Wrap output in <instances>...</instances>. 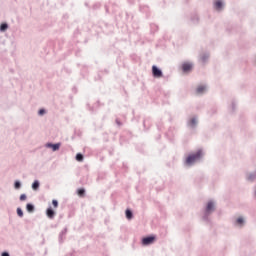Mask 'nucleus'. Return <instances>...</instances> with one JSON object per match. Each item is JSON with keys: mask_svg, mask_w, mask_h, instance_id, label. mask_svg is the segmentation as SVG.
<instances>
[{"mask_svg": "<svg viewBox=\"0 0 256 256\" xmlns=\"http://www.w3.org/2000/svg\"><path fill=\"white\" fill-rule=\"evenodd\" d=\"M203 155V152L201 150H198L197 152L190 154L186 158V165H193V163H196V161H199Z\"/></svg>", "mask_w": 256, "mask_h": 256, "instance_id": "obj_1", "label": "nucleus"}, {"mask_svg": "<svg viewBox=\"0 0 256 256\" xmlns=\"http://www.w3.org/2000/svg\"><path fill=\"white\" fill-rule=\"evenodd\" d=\"M153 77H157L158 79L163 77V72L157 68V66H152Z\"/></svg>", "mask_w": 256, "mask_h": 256, "instance_id": "obj_2", "label": "nucleus"}, {"mask_svg": "<svg viewBox=\"0 0 256 256\" xmlns=\"http://www.w3.org/2000/svg\"><path fill=\"white\" fill-rule=\"evenodd\" d=\"M155 242V236H149L142 239V245H151Z\"/></svg>", "mask_w": 256, "mask_h": 256, "instance_id": "obj_3", "label": "nucleus"}, {"mask_svg": "<svg viewBox=\"0 0 256 256\" xmlns=\"http://www.w3.org/2000/svg\"><path fill=\"white\" fill-rule=\"evenodd\" d=\"M46 215L48 219H55V210H53V208L49 207L46 210Z\"/></svg>", "mask_w": 256, "mask_h": 256, "instance_id": "obj_4", "label": "nucleus"}, {"mask_svg": "<svg viewBox=\"0 0 256 256\" xmlns=\"http://www.w3.org/2000/svg\"><path fill=\"white\" fill-rule=\"evenodd\" d=\"M191 69H193V65H191L190 63H184L182 65V70L184 71V73H187V71H191Z\"/></svg>", "mask_w": 256, "mask_h": 256, "instance_id": "obj_5", "label": "nucleus"}, {"mask_svg": "<svg viewBox=\"0 0 256 256\" xmlns=\"http://www.w3.org/2000/svg\"><path fill=\"white\" fill-rule=\"evenodd\" d=\"M214 210H215V204L212 201L208 202L206 206L207 213H211V211H214Z\"/></svg>", "mask_w": 256, "mask_h": 256, "instance_id": "obj_6", "label": "nucleus"}, {"mask_svg": "<svg viewBox=\"0 0 256 256\" xmlns=\"http://www.w3.org/2000/svg\"><path fill=\"white\" fill-rule=\"evenodd\" d=\"M47 147H50L53 151H59V147H61V144H47Z\"/></svg>", "mask_w": 256, "mask_h": 256, "instance_id": "obj_7", "label": "nucleus"}, {"mask_svg": "<svg viewBox=\"0 0 256 256\" xmlns=\"http://www.w3.org/2000/svg\"><path fill=\"white\" fill-rule=\"evenodd\" d=\"M205 90H206L205 86L200 85V86L197 87L196 93H197L198 95H201V93H205Z\"/></svg>", "mask_w": 256, "mask_h": 256, "instance_id": "obj_8", "label": "nucleus"}, {"mask_svg": "<svg viewBox=\"0 0 256 256\" xmlns=\"http://www.w3.org/2000/svg\"><path fill=\"white\" fill-rule=\"evenodd\" d=\"M26 209L28 213H33L35 211V206L32 204H27Z\"/></svg>", "mask_w": 256, "mask_h": 256, "instance_id": "obj_9", "label": "nucleus"}, {"mask_svg": "<svg viewBox=\"0 0 256 256\" xmlns=\"http://www.w3.org/2000/svg\"><path fill=\"white\" fill-rule=\"evenodd\" d=\"M223 7V2H221V0H217L215 2V8L216 9H221Z\"/></svg>", "mask_w": 256, "mask_h": 256, "instance_id": "obj_10", "label": "nucleus"}, {"mask_svg": "<svg viewBox=\"0 0 256 256\" xmlns=\"http://www.w3.org/2000/svg\"><path fill=\"white\" fill-rule=\"evenodd\" d=\"M6 29H9V25H7V23H3L0 25L1 32H5Z\"/></svg>", "mask_w": 256, "mask_h": 256, "instance_id": "obj_11", "label": "nucleus"}, {"mask_svg": "<svg viewBox=\"0 0 256 256\" xmlns=\"http://www.w3.org/2000/svg\"><path fill=\"white\" fill-rule=\"evenodd\" d=\"M196 125H197V119L192 118V119L189 121V126H190V127H195Z\"/></svg>", "mask_w": 256, "mask_h": 256, "instance_id": "obj_12", "label": "nucleus"}, {"mask_svg": "<svg viewBox=\"0 0 256 256\" xmlns=\"http://www.w3.org/2000/svg\"><path fill=\"white\" fill-rule=\"evenodd\" d=\"M32 189H34V191H37V189H39V181H34V183L32 184Z\"/></svg>", "mask_w": 256, "mask_h": 256, "instance_id": "obj_13", "label": "nucleus"}, {"mask_svg": "<svg viewBox=\"0 0 256 256\" xmlns=\"http://www.w3.org/2000/svg\"><path fill=\"white\" fill-rule=\"evenodd\" d=\"M126 217L127 219H133V212H131V210H126Z\"/></svg>", "mask_w": 256, "mask_h": 256, "instance_id": "obj_14", "label": "nucleus"}, {"mask_svg": "<svg viewBox=\"0 0 256 256\" xmlns=\"http://www.w3.org/2000/svg\"><path fill=\"white\" fill-rule=\"evenodd\" d=\"M78 195H79L80 197H83V195H85V189H83V188L79 189V190H78Z\"/></svg>", "mask_w": 256, "mask_h": 256, "instance_id": "obj_15", "label": "nucleus"}, {"mask_svg": "<svg viewBox=\"0 0 256 256\" xmlns=\"http://www.w3.org/2000/svg\"><path fill=\"white\" fill-rule=\"evenodd\" d=\"M52 205L54 209H57V207H59V202L57 200H52Z\"/></svg>", "mask_w": 256, "mask_h": 256, "instance_id": "obj_16", "label": "nucleus"}, {"mask_svg": "<svg viewBox=\"0 0 256 256\" xmlns=\"http://www.w3.org/2000/svg\"><path fill=\"white\" fill-rule=\"evenodd\" d=\"M76 160H78L79 162L83 161V154H77Z\"/></svg>", "mask_w": 256, "mask_h": 256, "instance_id": "obj_17", "label": "nucleus"}, {"mask_svg": "<svg viewBox=\"0 0 256 256\" xmlns=\"http://www.w3.org/2000/svg\"><path fill=\"white\" fill-rule=\"evenodd\" d=\"M17 215L23 217V210H21V208H17Z\"/></svg>", "mask_w": 256, "mask_h": 256, "instance_id": "obj_18", "label": "nucleus"}, {"mask_svg": "<svg viewBox=\"0 0 256 256\" xmlns=\"http://www.w3.org/2000/svg\"><path fill=\"white\" fill-rule=\"evenodd\" d=\"M237 223H238V225H243V223H244V220H243V218H238L237 219Z\"/></svg>", "mask_w": 256, "mask_h": 256, "instance_id": "obj_19", "label": "nucleus"}, {"mask_svg": "<svg viewBox=\"0 0 256 256\" xmlns=\"http://www.w3.org/2000/svg\"><path fill=\"white\" fill-rule=\"evenodd\" d=\"M27 199V195L21 194L20 201H25Z\"/></svg>", "mask_w": 256, "mask_h": 256, "instance_id": "obj_20", "label": "nucleus"}, {"mask_svg": "<svg viewBox=\"0 0 256 256\" xmlns=\"http://www.w3.org/2000/svg\"><path fill=\"white\" fill-rule=\"evenodd\" d=\"M21 187V183L20 182H15V189H19Z\"/></svg>", "mask_w": 256, "mask_h": 256, "instance_id": "obj_21", "label": "nucleus"}, {"mask_svg": "<svg viewBox=\"0 0 256 256\" xmlns=\"http://www.w3.org/2000/svg\"><path fill=\"white\" fill-rule=\"evenodd\" d=\"M249 181H253L255 179V174H252L248 177Z\"/></svg>", "mask_w": 256, "mask_h": 256, "instance_id": "obj_22", "label": "nucleus"}, {"mask_svg": "<svg viewBox=\"0 0 256 256\" xmlns=\"http://www.w3.org/2000/svg\"><path fill=\"white\" fill-rule=\"evenodd\" d=\"M39 115H45V110L44 109L39 110Z\"/></svg>", "mask_w": 256, "mask_h": 256, "instance_id": "obj_23", "label": "nucleus"}, {"mask_svg": "<svg viewBox=\"0 0 256 256\" xmlns=\"http://www.w3.org/2000/svg\"><path fill=\"white\" fill-rule=\"evenodd\" d=\"M2 256H9V253L4 252V253H2Z\"/></svg>", "mask_w": 256, "mask_h": 256, "instance_id": "obj_24", "label": "nucleus"}]
</instances>
